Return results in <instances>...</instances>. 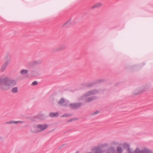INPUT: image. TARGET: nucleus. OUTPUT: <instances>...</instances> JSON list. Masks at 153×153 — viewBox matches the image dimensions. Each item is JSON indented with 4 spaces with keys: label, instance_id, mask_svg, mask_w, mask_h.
<instances>
[{
    "label": "nucleus",
    "instance_id": "obj_8",
    "mask_svg": "<svg viewBox=\"0 0 153 153\" xmlns=\"http://www.w3.org/2000/svg\"><path fill=\"white\" fill-rule=\"evenodd\" d=\"M58 113H51L49 114V116L51 117H56L58 116Z\"/></svg>",
    "mask_w": 153,
    "mask_h": 153
},
{
    "label": "nucleus",
    "instance_id": "obj_1",
    "mask_svg": "<svg viewBox=\"0 0 153 153\" xmlns=\"http://www.w3.org/2000/svg\"><path fill=\"white\" fill-rule=\"evenodd\" d=\"M16 84V81L8 78H0V88L4 90H7Z\"/></svg>",
    "mask_w": 153,
    "mask_h": 153
},
{
    "label": "nucleus",
    "instance_id": "obj_12",
    "mask_svg": "<svg viewBox=\"0 0 153 153\" xmlns=\"http://www.w3.org/2000/svg\"><path fill=\"white\" fill-rule=\"evenodd\" d=\"M63 47L62 46H60L57 49V51H59L63 49Z\"/></svg>",
    "mask_w": 153,
    "mask_h": 153
},
{
    "label": "nucleus",
    "instance_id": "obj_2",
    "mask_svg": "<svg viewBox=\"0 0 153 153\" xmlns=\"http://www.w3.org/2000/svg\"><path fill=\"white\" fill-rule=\"evenodd\" d=\"M48 127L46 124H39L36 127H33L31 129V132L33 133L41 132L46 129Z\"/></svg>",
    "mask_w": 153,
    "mask_h": 153
},
{
    "label": "nucleus",
    "instance_id": "obj_14",
    "mask_svg": "<svg viewBox=\"0 0 153 153\" xmlns=\"http://www.w3.org/2000/svg\"><path fill=\"white\" fill-rule=\"evenodd\" d=\"M117 151L118 152L120 153L122 152V149L120 148H118L117 149Z\"/></svg>",
    "mask_w": 153,
    "mask_h": 153
},
{
    "label": "nucleus",
    "instance_id": "obj_3",
    "mask_svg": "<svg viewBox=\"0 0 153 153\" xmlns=\"http://www.w3.org/2000/svg\"><path fill=\"white\" fill-rule=\"evenodd\" d=\"M94 93V91H89L83 95L81 97V100H83L85 102H90L94 99L93 98L89 97L88 96Z\"/></svg>",
    "mask_w": 153,
    "mask_h": 153
},
{
    "label": "nucleus",
    "instance_id": "obj_4",
    "mask_svg": "<svg viewBox=\"0 0 153 153\" xmlns=\"http://www.w3.org/2000/svg\"><path fill=\"white\" fill-rule=\"evenodd\" d=\"M23 121H14L11 120L6 123V124H17L18 123H23Z\"/></svg>",
    "mask_w": 153,
    "mask_h": 153
},
{
    "label": "nucleus",
    "instance_id": "obj_13",
    "mask_svg": "<svg viewBox=\"0 0 153 153\" xmlns=\"http://www.w3.org/2000/svg\"><path fill=\"white\" fill-rule=\"evenodd\" d=\"M102 5V4L101 3H97L96 4H95V6L96 7H99L101 6Z\"/></svg>",
    "mask_w": 153,
    "mask_h": 153
},
{
    "label": "nucleus",
    "instance_id": "obj_5",
    "mask_svg": "<svg viewBox=\"0 0 153 153\" xmlns=\"http://www.w3.org/2000/svg\"><path fill=\"white\" fill-rule=\"evenodd\" d=\"M81 105V104L78 103V104H70V106L72 108L75 109L80 106Z\"/></svg>",
    "mask_w": 153,
    "mask_h": 153
},
{
    "label": "nucleus",
    "instance_id": "obj_17",
    "mask_svg": "<svg viewBox=\"0 0 153 153\" xmlns=\"http://www.w3.org/2000/svg\"><path fill=\"white\" fill-rule=\"evenodd\" d=\"M1 137L0 136V140H1Z\"/></svg>",
    "mask_w": 153,
    "mask_h": 153
},
{
    "label": "nucleus",
    "instance_id": "obj_15",
    "mask_svg": "<svg viewBox=\"0 0 153 153\" xmlns=\"http://www.w3.org/2000/svg\"><path fill=\"white\" fill-rule=\"evenodd\" d=\"M32 84L33 85H36L37 84V82L36 81H34L32 83Z\"/></svg>",
    "mask_w": 153,
    "mask_h": 153
},
{
    "label": "nucleus",
    "instance_id": "obj_16",
    "mask_svg": "<svg viewBox=\"0 0 153 153\" xmlns=\"http://www.w3.org/2000/svg\"><path fill=\"white\" fill-rule=\"evenodd\" d=\"M4 67H3L2 68V67H1V69L2 71H3L5 69H4Z\"/></svg>",
    "mask_w": 153,
    "mask_h": 153
},
{
    "label": "nucleus",
    "instance_id": "obj_10",
    "mask_svg": "<svg viewBox=\"0 0 153 153\" xmlns=\"http://www.w3.org/2000/svg\"><path fill=\"white\" fill-rule=\"evenodd\" d=\"M135 153H145V152L140 151L139 149H137L135 150Z\"/></svg>",
    "mask_w": 153,
    "mask_h": 153
},
{
    "label": "nucleus",
    "instance_id": "obj_7",
    "mask_svg": "<svg viewBox=\"0 0 153 153\" xmlns=\"http://www.w3.org/2000/svg\"><path fill=\"white\" fill-rule=\"evenodd\" d=\"M11 92L13 93H16L18 92V88L17 87H15L13 88L11 90Z\"/></svg>",
    "mask_w": 153,
    "mask_h": 153
},
{
    "label": "nucleus",
    "instance_id": "obj_9",
    "mask_svg": "<svg viewBox=\"0 0 153 153\" xmlns=\"http://www.w3.org/2000/svg\"><path fill=\"white\" fill-rule=\"evenodd\" d=\"M28 73V70H22L20 71V73L22 74H25Z\"/></svg>",
    "mask_w": 153,
    "mask_h": 153
},
{
    "label": "nucleus",
    "instance_id": "obj_11",
    "mask_svg": "<svg viewBox=\"0 0 153 153\" xmlns=\"http://www.w3.org/2000/svg\"><path fill=\"white\" fill-rule=\"evenodd\" d=\"M64 102V100L63 99H61L59 102V104L61 105Z\"/></svg>",
    "mask_w": 153,
    "mask_h": 153
},
{
    "label": "nucleus",
    "instance_id": "obj_6",
    "mask_svg": "<svg viewBox=\"0 0 153 153\" xmlns=\"http://www.w3.org/2000/svg\"><path fill=\"white\" fill-rule=\"evenodd\" d=\"M10 59L9 58H8V59L7 61L4 63V64L2 66V68L4 67V69H5L6 67L8 65L10 62Z\"/></svg>",
    "mask_w": 153,
    "mask_h": 153
}]
</instances>
